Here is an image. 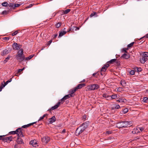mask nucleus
I'll return each mask as SVG.
<instances>
[{"label":"nucleus","mask_w":148,"mask_h":148,"mask_svg":"<svg viewBox=\"0 0 148 148\" xmlns=\"http://www.w3.org/2000/svg\"><path fill=\"white\" fill-rule=\"evenodd\" d=\"M21 4H14V9H15V8L16 7H18L19 6H20L21 5Z\"/></svg>","instance_id":"44"},{"label":"nucleus","mask_w":148,"mask_h":148,"mask_svg":"<svg viewBox=\"0 0 148 148\" xmlns=\"http://www.w3.org/2000/svg\"><path fill=\"white\" fill-rule=\"evenodd\" d=\"M71 10V9H67L65 10H63V14H68V13H69L70 11Z\"/></svg>","instance_id":"28"},{"label":"nucleus","mask_w":148,"mask_h":148,"mask_svg":"<svg viewBox=\"0 0 148 148\" xmlns=\"http://www.w3.org/2000/svg\"><path fill=\"white\" fill-rule=\"evenodd\" d=\"M116 101L119 102L125 103L127 101V100L123 98L120 97L119 98V99L116 100Z\"/></svg>","instance_id":"21"},{"label":"nucleus","mask_w":148,"mask_h":148,"mask_svg":"<svg viewBox=\"0 0 148 148\" xmlns=\"http://www.w3.org/2000/svg\"><path fill=\"white\" fill-rule=\"evenodd\" d=\"M65 100L64 99H63L62 98L61 99L60 101H61L62 103H63L64 102Z\"/></svg>","instance_id":"62"},{"label":"nucleus","mask_w":148,"mask_h":148,"mask_svg":"<svg viewBox=\"0 0 148 148\" xmlns=\"http://www.w3.org/2000/svg\"><path fill=\"white\" fill-rule=\"evenodd\" d=\"M8 50L7 49H6L3 50V52H2L1 55L2 56H4L8 54Z\"/></svg>","instance_id":"24"},{"label":"nucleus","mask_w":148,"mask_h":148,"mask_svg":"<svg viewBox=\"0 0 148 148\" xmlns=\"http://www.w3.org/2000/svg\"><path fill=\"white\" fill-rule=\"evenodd\" d=\"M1 4L3 6L5 7H8L9 5V4L5 1L2 3Z\"/></svg>","instance_id":"31"},{"label":"nucleus","mask_w":148,"mask_h":148,"mask_svg":"<svg viewBox=\"0 0 148 148\" xmlns=\"http://www.w3.org/2000/svg\"><path fill=\"white\" fill-rule=\"evenodd\" d=\"M29 144L32 145V146L36 147L37 145V143L36 140H32L30 141Z\"/></svg>","instance_id":"15"},{"label":"nucleus","mask_w":148,"mask_h":148,"mask_svg":"<svg viewBox=\"0 0 148 148\" xmlns=\"http://www.w3.org/2000/svg\"><path fill=\"white\" fill-rule=\"evenodd\" d=\"M130 73L131 75H133L135 73V71L134 70H132L130 71Z\"/></svg>","instance_id":"47"},{"label":"nucleus","mask_w":148,"mask_h":148,"mask_svg":"<svg viewBox=\"0 0 148 148\" xmlns=\"http://www.w3.org/2000/svg\"><path fill=\"white\" fill-rule=\"evenodd\" d=\"M23 51V49H21L18 51L17 54L15 55V58L19 62H22L25 59Z\"/></svg>","instance_id":"2"},{"label":"nucleus","mask_w":148,"mask_h":148,"mask_svg":"<svg viewBox=\"0 0 148 148\" xmlns=\"http://www.w3.org/2000/svg\"><path fill=\"white\" fill-rule=\"evenodd\" d=\"M34 56V55H30L29 56L27 57H26L25 58V60H29L30 59H31Z\"/></svg>","instance_id":"33"},{"label":"nucleus","mask_w":148,"mask_h":148,"mask_svg":"<svg viewBox=\"0 0 148 148\" xmlns=\"http://www.w3.org/2000/svg\"><path fill=\"white\" fill-rule=\"evenodd\" d=\"M94 15H96V17L97 16V13L94 12L91 14L90 15V16L91 17Z\"/></svg>","instance_id":"36"},{"label":"nucleus","mask_w":148,"mask_h":148,"mask_svg":"<svg viewBox=\"0 0 148 148\" xmlns=\"http://www.w3.org/2000/svg\"><path fill=\"white\" fill-rule=\"evenodd\" d=\"M122 90V88L120 87H119L117 89V91L119 92H121Z\"/></svg>","instance_id":"60"},{"label":"nucleus","mask_w":148,"mask_h":148,"mask_svg":"<svg viewBox=\"0 0 148 148\" xmlns=\"http://www.w3.org/2000/svg\"><path fill=\"white\" fill-rule=\"evenodd\" d=\"M112 133V131L108 130L106 131V133L108 134H111Z\"/></svg>","instance_id":"55"},{"label":"nucleus","mask_w":148,"mask_h":148,"mask_svg":"<svg viewBox=\"0 0 148 148\" xmlns=\"http://www.w3.org/2000/svg\"><path fill=\"white\" fill-rule=\"evenodd\" d=\"M138 129H139L141 132H142L143 131L144 129V128L143 127H138Z\"/></svg>","instance_id":"57"},{"label":"nucleus","mask_w":148,"mask_h":148,"mask_svg":"<svg viewBox=\"0 0 148 148\" xmlns=\"http://www.w3.org/2000/svg\"><path fill=\"white\" fill-rule=\"evenodd\" d=\"M116 59H113L111 60L110 61L107 62L106 64L109 65L110 64H112L116 62Z\"/></svg>","instance_id":"22"},{"label":"nucleus","mask_w":148,"mask_h":148,"mask_svg":"<svg viewBox=\"0 0 148 148\" xmlns=\"http://www.w3.org/2000/svg\"><path fill=\"white\" fill-rule=\"evenodd\" d=\"M110 66V65L108 64H106L104 65L102 68L101 71V73L102 75H103V72H105L107 68Z\"/></svg>","instance_id":"8"},{"label":"nucleus","mask_w":148,"mask_h":148,"mask_svg":"<svg viewBox=\"0 0 148 148\" xmlns=\"http://www.w3.org/2000/svg\"><path fill=\"white\" fill-rule=\"evenodd\" d=\"M115 63H116V64L117 65H119L120 64V62L117 59L116 62Z\"/></svg>","instance_id":"54"},{"label":"nucleus","mask_w":148,"mask_h":148,"mask_svg":"<svg viewBox=\"0 0 148 148\" xmlns=\"http://www.w3.org/2000/svg\"><path fill=\"white\" fill-rule=\"evenodd\" d=\"M120 83L121 84L123 87L125 86L126 85V83L125 80H121V81Z\"/></svg>","instance_id":"30"},{"label":"nucleus","mask_w":148,"mask_h":148,"mask_svg":"<svg viewBox=\"0 0 148 148\" xmlns=\"http://www.w3.org/2000/svg\"><path fill=\"white\" fill-rule=\"evenodd\" d=\"M71 97L69 94L66 95L63 98V99H64L65 100Z\"/></svg>","instance_id":"35"},{"label":"nucleus","mask_w":148,"mask_h":148,"mask_svg":"<svg viewBox=\"0 0 148 148\" xmlns=\"http://www.w3.org/2000/svg\"><path fill=\"white\" fill-rule=\"evenodd\" d=\"M34 5V4H30L29 5L26 6L25 7V8L26 9H27V8H30L31 7H32L33 6V5Z\"/></svg>","instance_id":"46"},{"label":"nucleus","mask_w":148,"mask_h":148,"mask_svg":"<svg viewBox=\"0 0 148 148\" xmlns=\"http://www.w3.org/2000/svg\"><path fill=\"white\" fill-rule=\"evenodd\" d=\"M148 60L147 58L145 57L142 56H141V58L140 59V62L141 63H144Z\"/></svg>","instance_id":"13"},{"label":"nucleus","mask_w":148,"mask_h":148,"mask_svg":"<svg viewBox=\"0 0 148 148\" xmlns=\"http://www.w3.org/2000/svg\"><path fill=\"white\" fill-rule=\"evenodd\" d=\"M22 130L21 128H19L17 129L16 131L10 132L9 133L12 134H16L18 137H23L24 136L23 134Z\"/></svg>","instance_id":"4"},{"label":"nucleus","mask_w":148,"mask_h":148,"mask_svg":"<svg viewBox=\"0 0 148 148\" xmlns=\"http://www.w3.org/2000/svg\"><path fill=\"white\" fill-rule=\"evenodd\" d=\"M9 11H10V10H8V11H7V10H4V11H3V12H2V13H1V14H8V12Z\"/></svg>","instance_id":"38"},{"label":"nucleus","mask_w":148,"mask_h":148,"mask_svg":"<svg viewBox=\"0 0 148 148\" xmlns=\"http://www.w3.org/2000/svg\"><path fill=\"white\" fill-rule=\"evenodd\" d=\"M142 69L141 68H137V71L138 72H140L142 71Z\"/></svg>","instance_id":"51"},{"label":"nucleus","mask_w":148,"mask_h":148,"mask_svg":"<svg viewBox=\"0 0 148 148\" xmlns=\"http://www.w3.org/2000/svg\"><path fill=\"white\" fill-rule=\"evenodd\" d=\"M99 74L98 73V72H97L96 73H93L92 74V76L93 77H97V76Z\"/></svg>","instance_id":"45"},{"label":"nucleus","mask_w":148,"mask_h":148,"mask_svg":"<svg viewBox=\"0 0 148 148\" xmlns=\"http://www.w3.org/2000/svg\"><path fill=\"white\" fill-rule=\"evenodd\" d=\"M58 36V34H54L53 35V38H55Z\"/></svg>","instance_id":"59"},{"label":"nucleus","mask_w":148,"mask_h":148,"mask_svg":"<svg viewBox=\"0 0 148 148\" xmlns=\"http://www.w3.org/2000/svg\"><path fill=\"white\" fill-rule=\"evenodd\" d=\"M74 27L75 28V31L78 30L79 29V27Z\"/></svg>","instance_id":"61"},{"label":"nucleus","mask_w":148,"mask_h":148,"mask_svg":"<svg viewBox=\"0 0 148 148\" xmlns=\"http://www.w3.org/2000/svg\"><path fill=\"white\" fill-rule=\"evenodd\" d=\"M37 121H36V122H33V123H30L26 125H24L22 127V128H26L27 127H29V126H31V125H32L33 124L36 123H37Z\"/></svg>","instance_id":"18"},{"label":"nucleus","mask_w":148,"mask_h":148,"mask_svg":"<svg viewBox=\"0 0 148 148\" xmlns=\"http://www.w3.org/2000/svg\"><path fill=\"white\" fill-rule=\"evenodd\" d=\"M130 55L129 54H124L121 56V58H125V59H128L130 58Z\"/></svg>","instance_id":"19"},{"label":"nucleus","mask_w":148,"mask_h":148,"mask_svg":"<svg viewBox=\"0 0 148 148\" xmlns=\"http://www.w3.org/2000/svg\"><path fill=\"white\" fill-rule=\"evenodd\" d=\"M6 135L0 136V140H2L3 141L4 137Z\"/></svg>","instance_id":"50"},{"label":"nucleus","mask_w":148,"mask_h":148,"mask_svg":"<svg viewBox=\"0 0 148 148\" xmlns=\"http://www.w3.org/2000/svg\"><path fill=\"white\" fill-rule=\"evenodd\" d=\"M143 101L144 102H147L148 101V98L147 97H145L144 98Z\"/></svg>","instance_id":"41"},{"label":"nucleus","mask_w":148,"mask_h":148,"mask_svg":"<svg viewBox=\"0 0 148 148\" xmlns=\"http://www.w3.org/2000/svg\"><path fill=\"white\" fill-rule=\"evenodd\" d=\"M86 85V84L84 83L83 84H80L78 85L77 86H76L75 87L76 89L78 90V89H80L82 88L83 87L85 86Z\"/></svg>","instance_id":"14"},{"label":"nucleus","mask_w":148,"mask_h":148,"mask_svg":"<svg viewBox=\"0 0 148 148\" xmlns=\"http://www.w3.org/2000/svg\"><path fill=\"white\" fill-rule=\"evenodd\" d=\"M13 137L12 136H9L7 137H4L3 141L7 142H10L12 140Z\"/></svg>","instance_id":"11"},{"label":"nucleus","mask_w":148,"mask_h":148,"mask_svg":"<svg viewBox=\"0 0 148 148\" xmlns=\"http://www.w3.org/2000/svg\"><path fill=\"white\" fill-rule=\"evenodd\" d=\"M10 56H9L5 59L8 61V60H9L10 59Z\"/></svg>","instance_id":"64"},{"label":"nucleus","mask_w":148,"mask_h":148,"mask_svg":"<svg viewBox=\"0 0 148 148\" xmlns=\"http://www.w3.org/2000/svg\"><path fill=\"white\" fill-rule=\"evenodd\" d=\"M120 108V106L118 104L116 105L115 106V107L114 108L115 109H118L119 108Z\"/></svg>","instance_id":"52"},{"label":"nucleus","mask_w":148,"mask_h":148,"mask_svg":"<svg viewBox=\"0 0 148 148\" xmlns=\"http://www.w3.org/2000/svg\"><path fill=\"white\" fill-rule=\"evenodd\" d=\"M86 115H84L82 117V119L83 120H84V121L86 120Z\"/></svg>","instance_id":"53"},{"label":"nucleus","mask_w":148,"mask_h":148,"mask_svg":"<svg viewBox=\"0 0 148 148\" xmlns=\"http://www.w3.org/2000/svg\"><path fill=\"white\" fill-rule=\"evenodd\" d=\"M128 110L127 108H125L123 111V112L124 114H125L127 112Z\"/></svg>","instance_id":"39"},{"label":"nucleus","mask_w":148,"mask_h":148,"mask_svg":"<svg viewBox=\"0 0 148 148\" xmlns=\"http://www.w3.org/2000/svg\"><path fill=\"white\" fill-rule=\"evenodd\" d=\"M77 90L75 87L73 88L72 89L69 90V93L70 94L69 95L71 97H73L74 96V95L73 94Z\"/></svg>","instance_id":"9"},{"label":"nucleus","mask_w":148,"mask_h":148,"mask_svg":"<svg viewBox=\"0 0 148 148\" xmlns=\"http://www.w3.org/2000/svg\"><path fill=\"white\" fill-rule=\"evenodd\" d=\"M86 88V91H90L97 90L99 88V86L97 84H90L88 85Z\"/></svg>","instance_id":"3"},{"label":"nucleus","mask_w":148,"mask_h":148,"mask_svg":"<svg viewBox=\"0 0 148 148\" xmlns=\"http://www.w3.org/2000/svg\"><path fill=\"white\" fill-rule=\"evenodd\" d=\"M127 49V48H123L122 50V51L125 52L126 53H127V52L126 51V50H128V49Z\"/></svg>","instance_id":"49"},{"label":"nucleus","mask_w":148,"mask_h":148,"mask_svg":"<svg viewBox=\"0 0 148 148\" xmlns=\"http://www.w3.org/2000/svg\"><path fill=\"white\" fill-rule=\"evenodd\" d=\"M50 138L47 136H45L42 138V141L44 144H46L49 141Z\"/></svg>","instance_id":"6"},{"label":"nucleus","mask_w":148,"mask_h":148,"mask_svg":"<svg viewBox=\"0 0 148 148\" xmlns=\"http://www.w3.org/2000/svg\"><path fill=\"white\" fill-rule=\"evenodd\" d=\"M18 33V30L16 31L12 34V36H15Z\"/></svg>","instance_id":"43"},{"label":"nucleus","mask_w":148,"mask_h":148,"mask_svg":"<svg viewBox=\"0 0 148 148\" xmlns=\"http://www.w3.org/2000/svg\"><path fill=\"white\" fill-rule=\"evenodd\" d=\"M80 127L78 128L76 130V133H78V135H79L82 134L83 132H84L86 129L84 127H82L79 131V129L80 128Z\"/></svg>","instance_id":"10"},{"label":"nucleus","mask_w":148,"mask_h":148,"mask_svg":"<svg viewBox=\"0 0 148 148\" xmlns=\"http://www.w3.org/2000/svg\"><path fill=\"white\" fill-rule=\"evenodd\" d=\"M135 43L134 42H133L129 44H128L127 46V49H129Z\"/></svg>","instance_id":"29"},{"label":"nucleus","mask_w":148,"mask_h":148,"mask_svg":"<svg viewBox=\"0 0 148 148\" xmlns=\"http://www.w3.org/2000/svg\"><path fill=\"white\" fill-rule=\"evenodd\" d=\"M49 123L51 124L56 121V118L55 116H53L51 118L49 119Z\"/></svg>","instance_id":"20"},{"label":"nucleus","mask_w":148,"mask_h":148,"mask_svg":"<svg viewBox=\"0 0 148 148\" xmlns=\"http://www.w3.org/2000/svg\"><path fill=\"white\" fill-rule=\"evenodd\" d=\"M48 114H45L42 116H41L40 117L38 121V122L39 121H40L43 119L46 116H47L48 115Z\"/></svg>","instance_id":"32"},{"label":"nucleus","mask_w":148,"mask_h":148,"mask_svg":"<svg viewBox=\"0 0 148 148\" xmlns=\"http://www.w3.org/2000/svg\"><path fill=\"white\" fill-rule=\"evenodd\" d=\"M103 97L108 98V99H107V100H109V97L110 96L109 95H107V94L106 93H104L103 95Z\"/></svg>","instance_id":"34"},{"label":"nucleus","mask_w":148,"mask_h":148,"mask_svg":"<svg viewBox=\"0 0 148 148\" xmlns=\"http://www.w3.org/2000/svg\"><path fill=\"white\" fill-rule=\"evenodd\" d=\"M132 121H119L116 123V127L119 128H126L131 126Z\"/></svg>","instance_id":"1"},{"label":"nucleus","mask_w":148,"mask_h":148,"mask_svg":"<svg viewBox=\"0 0 148 148\" xmlns=\"http://www.w3.org/2000/svg\"><path fill=\"white\" fill-rule=\"evenodd\" d=\"M110 96V97H109V100L114 99H115L116 98H117V95H116V94L113 95L111 96Z\"/></svg>","instance_id":"26"},{"label":"nucleus","mask_w":148,"mask_h":148,"mask_svg":"<svg viewBox=\"0 0 148 148\" xmlns=\"http://www.w3.org/2000/svg\"><path fill=\"white\" fill-rule=\"evenodd\" d=\"M67 32L64 31H62L59 32V35L58 37L60 38L66 34Z\"/></svg>","instance_id":"23"},{"label":"nucleus","mask_w":148,"mask_h":148,"mask_svg":"<svg viewBox=\"0 0 148 148\" xmlns=\"http://www.w3.org/2000/svg\"><path fill=\"white\" fill-rule=\"evenodd\" d=\"M132 132L133 134H136L140 133V132L139 131L138 127H137L134 128L133 130L132 131Z\"/></svg>","instance_id":"17"},{"label":"nucleus","mask_w":148,"mask_h":148,"mask_svg":"<svg viewBox=\"0 0 148 148\" xmlns=\"http://www.w3.org/2000/svg\"><path fill=\"white\" fill-rule=\"evenodd\" d=\"M6 85L4 83V84H3L2 83H1V85L0 86V87L3 88V87H4Z\"/></svg>","instance_id":"56"},{"label":"nucleus","mask_w":148,"mask_h":148,"mask_svg":"<svg viewBox=\"0 0 148 148\" xmlns=\"http://www.w3.org/2000/svg\"><path fill=\"white\" fill-rule=\"evenodd\" d=\"M24 69V68H23L22 69H19L17 73H19L20 72H21L22 71H23Z\"/></svg>","instance_id":"58"},{"label":"nucleus","mask_w":148,"mask_h":148,"mask_svg":"<svg viewBox=\"0 0 148 148\" xmlns=\"http://www.w3.org/2000/svg\"><path fill=\"white\" fill-rule=\"evenodd\" d=\"M22 45L20 44H17L16 43H14L12 45V47L14 50H20L22 47Z\"/></svg>","instance_id":"5"},{"label":"nucleus","mask_w":148,"mask_h":148,"mask_svg":"<svg viewBox=\"0 0 148 148\" xmlns=\"http://www.w3.org/2000/svg\"><path fill=\"white\" fill-rule=\"evenodd\" d=\"M18 136V138L16 140V142L18 144H23L24 143L23 140L21 138Z\"/></svg>","instance_id":"12"},{"label":"nucleus","mask_w":148,"mask_h":148,"mask_svg":"<svg viewBox=\"0 0 148 148\" xmlns=\"http://www.w3.org/2000/svg\"><path fill=\"white\" fill-rule=\"evenodd\" d=\"M12 80V78H11L10 79L7 81L5 82H4V83L6 85H7L8 83L10 82Z\"/></svg>","instance_id":"42"},{"label":"nucleus","mask_w":148,"mask_h":148,"mask_svg":"<svg viewBox=\"0 0 148 148\" xmlns=\"http://www.w3.org/2000/svg\"><path fill=\"white\" fill-rule=\"evenodd\" d=\"M3 39L4 41H8L10 39L9 37H5L3 38Z\"/></svg>","instance_id":"40"},{"label":"nucleus","mask_w":148,"mask_h":148,"mask_svg":"<svg viewBox=\"0 0 148 148\" xmlns=\"http://www.w3.org/2000/svg\"><path fill=\"white\" fill-rule=\"evenodd\" d=\"M8 6H9L8 8L9 9V10L12 9H15L14 7V4L12 3H10Z\"/></svg>","instance_id":"25"},{"label":"nucleus","mask_w":148,"mask_h":148,"mask_svg":"<svg viewBox=\"0 0 148 148\" xmlns=\"http://www.w3.org/2000/svg\"><path fill=\"white\" fill-rule=\"evenodd\" d=\"M65 132H66V130L64 129L63 130L61 133H64Z\"/></svg>","instance_id":"63"},{"label":"nucleus","mask_w":148,"mask_h":148,"mask_svg":"<svg viewBox=\"0 0 148 148\" xmlns=\"http://www.w3.org/2000/svg\"><path fill=\"white\" fill-rule=\"evenodd\" d=\"M141 56H142L148 58V52H142L141 54Z\"/></svg>","instance_id":"27"},{"label":"nucleus","mask_w":148,"mask_h":148,"mask_svg":"<svg viewBox=\"0 0 148 148\" xmlns=\"http://www.w3.org/2000/svg\"><path fill=\"white\" fill-rule=\"evenodd\" d=\"M52 41V40L51 39L47 43V46H49L50 44L51 43Z\"/></svg>","instance_id":"48"},{"label":"nucleus","mask_w":148,"mask_h":148,"mask_svg":"<svg viewBox=\"0 0 148 148\" xmlns=\"http://www.w3.org/2000/svg\"><path fill=\"white\" fill-rule=\"evenodd\" d=\"M61 102L60 101H59L58 103L53 106H52L50 109L48 110V111L51 112V110H54L58 107L61 104Z\"/></svg>","instance_id":"7"},{"label":"nucleus","mask_w":148,"mask_h":148,"mask_svg":"<svg viewBox=\"0 0 148 148\" xmlns=\"http://www.w3.org/2000/svg\"><path fill=\"white\" fill-rule=\"evenodd\" d=\"M61 24H62L61 23H58L55 25V26L56 28H58L61 26Z\"/></svg>","instance_id":"37"},{"label":"nucleus","mask_w":148,"mask_h":148,"mask_svg":"<svg viewBox=\"0 0 148 148\" xmlns=\"http://www.w3.org/2000/svg\"><path fill=\"white\" fill-rule=\"evenodd\" d=\"M89 124V121L86 122L84 123H83L82 125L80 126V127H83L85 128V129H86L88 127Z\"/></svg>","instance_id":"16"}]
</instances>
